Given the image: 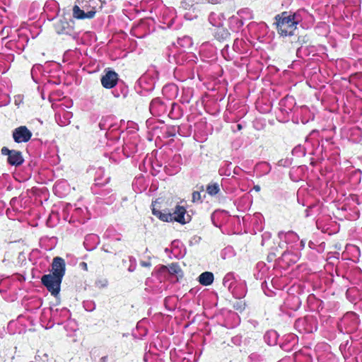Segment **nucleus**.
Listing matches in <instances>:
<instances>
[{"label":"nucleus","mask_w":362,"mask_h":362,"mask_svg":"<svg viewBox=\"0 0 362 362\" xmlns=\"http://www.w3.org/2000/svg\"><path fill=\"white\" fill-rule=\"evenodd\" d=\"M291 254L287 252V251H285L283 254H282V257L283 259H288V257Z\"/></svg>","instance_id":"obj_25"},{"label":"nucleus","mask_w":362,"mask_h":362,"mask_svg":"<svg viewBox=\"0 0 362 362\" xmlns=\"http://www.w3.org/2000/svg\"><path fill=\"white\" fill-rule=\"evenodd\" d=\"M172 214L173 221H177L182 224L188 223L190 221V216L186 214V209L183 206H177Z\"/></svg>","instance_id":"obj_6"},{"label":"nucleus","mask_w":362,"mask_h":362,"mask_svg":"<svg viewBox=\"0 0 362 362\" xmlns=\"http://www.w3.org/2000/svg\"><path fill=\"white\" fill-rule=\"evenodd\" d=\"M238 129H241V125L238 124Z\"/></svg>","instance_id":"obj_34"},{"label":"nucleus","mask_w":362,"mask_h":362,"mask_svg":"<svg viewBox=\"0 0 362 362\" xmlns=\"http://www.w3.org/2000/svg\"><path fill=\"white\" fill-rule=\"evenodd\" d=\"M79 267L81 268H82L83 269H84L85 271H87L88 270V266H87V264L84 262H82L79 264Z\"/></svg>","instance_id":"obj_21"},{"label":"nucleus","mask_w":362,"mask_h":362,"mask_svg":"<svg viewBox=\"0 0 362 362\" xmlns=\"http://www.w3.org/2000/svg\"><path fill=\"white\" fill-rule=\"evenodd\" d=\"M134 267H130L129 268V272H133V271H134Z\"/></svg>","instance_id":"obj_31"},{"label":"nucleus","mask_w":362,"mask_h":362,"mask_svg":"<svg viewBox=\"0 0 362 362\" xmlns=\"http://www.w3.org/2000/svg\"><path fill=\"white\" fill-rule=\"evenodd\" d=\"M209 20L213 26L219 28L223 25L226 18L223 13H211L209 16Z\"/></svg>","instance_id":"obj_9"},{"label":"nucleus","mask_w":362,"mask_h":362,"mask_svg":"<svg viewBox=\"0 0 362 362\" xmlns=\"http://www.w3.org/2000/svg\"><path fill=\"white\" fill-rule=\"evenodd\" d=\"M300 244H301V247H304V245H305V244H304V243H303V241H301Z\"/></svg>","instance_id":"obj_32"},{"label":"nucleus","mask_w":362,"mask_h":362,"mask_svg":"<svg viewBox=\"0 0 362 362\" xmlns=\"http://www.w3.org/2000/svg\"><path fill=\"white\" fill-rule=\"evenodd\" d=\"M202 197L199 192L195 191L192 193V201L195 202H201Z\"/></svg>","instance_id":"obj_18"},{"label":"nucleus","mask_w":362,"mask_h":362,"mask_svg":"<svg viewBox=\"0 0 362 362\" xmlns=\"http://www.w3.org/2000/svg\"><path fill=\"white\" fill-rule=\"evenodd\" d=\"M253 189L256 191V192H259L260 191V186L259 185H255Z\"/></svg>","instance_id":"obj_28"},{"label":"nucleus","mask_w":362,"mask_h":362,"mask_svg":"<svg viewBox=\"0 0 362 362\" xmlns=\"http://www.w3.org/2000/svg\"><path fill=\"white\" fill-rule=\"evenodd\" d=\"M298 259V257L297 255H295L293 258L289 259V260L292 261L293 262H296Z\"/></svg>","instance_id":"obj_27"},{"label":"nucleus","mask_w":362,"mask_h":362,"mask_svg":"<svg viewBox=\"0 0 362 362\" xmlns=\"http://www.w3.org/2000/svg\"><path fill=\"white\" fill-rule=\"evenodd\" d=\"M164 268L167 269L170 274H179L181 272L180 266L176 263H173L168 267H164Z\"/></svg>","instance_id":"obj_15"},{"label":"nucleus","mask_w":362,"mask_h":362,"mask_svg":"<svg viewBox=\"0 0 362 362\" xmlns=\"http://www.w3.org/2000/svg\"><path fill=\"white\" fill-rule=\"evenodd\" d=\"M97 238V237H95V236H92V235H88L86 238V240H87L88 238Z\"/></svg>","instance_id":"obj_30"},{"label":"nucleus","mask_w":362,"mask_h":362,"mask_svg":"<svg viewBox=\"0 0 362 362\" xmlns=\"http://www.w3.org/2000/svg\"><path fill=\"white\" fill-rule=\"evenodd\" d=\"M161 213L162 212L160 211H159V210H156L155 209H153V214L155 216H158L159 218H160V214H161Z\"/></svg>","instance_id":"obj_23"},{"label":"nucleus","mask_w":362,"mask_h":362,"mask_svg":"<svg viewBox=\"0 0 362 362\" xmlns=\"http://www.w3.org/2000/svg\"><path fill=\"white\" fill-rule=\"evenodd\" d=\"M220 191L219 185L218 183L209 184L206 187L207 193L211 196L217 194Z\"/></svg>","instance_id":"obj_14"},{"label":"nucleus","mask_w":362,"mask_h":362,"mask_svg":"<svg viewBox=\"0 0 362 362\" xmlns=\"http://www.w3.org/2000/svg\"><path fill=\"white\" fill-rule=\"evenodd\" d=\"M62 280V279L50 274L43 275L41 279L42 284L54 296L59 293Z\"/></svg>","instance_id":"obj_2"},{"label":"nucleus","mask_w":362,"mask_h":362,"mask_svg":"<svg viewBox=\"0 0 362 362\" xmlns=\"http://www.w3.org/2000/svg\"><path fill=\"white\" fill-rule=\"evenodd\" d=\"M160 219L167 222L173 221L172 214L162 212L161 214H160Z\"/></svg>","instance_id":"obj_16"},{"label":"nucleus","mask_w":362,"mask_h":362,"mask_svg":"<svg viewBox=\"0 0 362 362\" xmlns=\"http://www.w3.org/2000/svg\"><path fill=\"white\" fill-rule=\"evenodd\" d=\"M158 103H160V100L158 99H155L153 100H152L151 105H150V110L151 111L153 110L154 109V107L158 104Z\"/></svg>","instance_id":"obj_20"},{"label":"nucleus","mask_w":362,"mask_h":362,"mask_svg":"<svg viewBox=\"0 0 362 362\" xmlns=\"http://www.w3.org/2000/svg\"><path fill=\"white\" fill-rule=\"evenodd\" d=\"M199 281L202 285L209 286L214 281V274L209 272H205L199 276Z\"/></svg>","instance_id":"obj_10"},{"label":"nucleus","mask_w":362,"mask_h":362,"mask_svg":"<svg viewBox=\"0 0 362 362\" xmlns=\"http://www.w3.org/2000/svg\"><path fill=\"white\" fill-rule=\"evenodd\" d=\"M278 236L280 239H283L284 237L286 243L296 242L298 240V235L293 231H289L286 233L281 231L279 233Z\"/></svg>","instance_id":"obj_11"},{"label":"nucleus","mask_w":362,"mask_h":362,"mask_svg":"<svg viewBox=\"0 0 362 362\" xmlns=\"http://www.w3.org/2000/svg\"><path fill=\"white\" fill-rule=\"evenodd\" d=\"M7 161L10 165L18 167L23 163L24 159L22 156L21 152L13 150V152H11L9 157H8Z\"/></svg>","instance_id":"obj_8"},{"label":"nucleus","mask_w":362,"mask_h":362,"mask_svg":"<svg viewBox=\"0 0 362 362\" xmlns=\"http://www.w3.org/2000/svg\"><path fill=\"white\" fill-rule=\"evenodd\" d=\"M1 152L2 155L8 156V157H9V155L13 152V150H9L7 147L4 146L1 148Z\"/></svg>","instance_id":"obj_19"},{"label":"nucleus","mask_w":362,"mask_h":362,"mask_svg":"<svg viewBox=\"0 0 362 362\" xmlns=\"http://www.w3.org/2000/svg\"><path fill=\"white\" fill-rule=\"evenodd\" d=\"M105 74L101 78V83L105 88H112L116 86L118 81V75L112 70H105Z\"/></svg>","instance_id":"obj_4"},{"label":"nucleus","mask_w":362,"mask_h":362,"mask_svg":"<svg viewBox=\"0 0 362 362\" xmlns=\"http://www.w3.org/2000/svg\"><path fill=\"white\" fill-rule=\"evenodd\" d=\"M179 44L181 45V46H187V47H189L192 45V42L191 41V39L190 37H183L182 39L180 40L179 41Z\"/></svg>","instance_id":"obj_17"},{"label":"nucleus","mask_w":362,"mask_h":362,"mask_svg":"<svg viewBox=\"0 0 362 362\" xmlns=\"http://www.w3.org/2000/svg\"><path fill=\"white\" fill-rule=\"evenodd\" d=\"M141 265L142 267H151V264L150 262H144V261H143V262H141Z\"/></svg>","instance_id":"obj_22"},{"label":"nucleus","mask_w":362,"mask_h":362,"mask_svg":"<svg viewBox=\"0 0 362 362\" xmlns=\"http://www.w3.org/2000/svg\"><path fill=\"white\" fill-rule=\"evenodd\" d=\"M248 12L249 11H248L247 9H242V10H240V11H239L238 12V14L241 16L242 14L245 13H248Z\"/></svg>","instance_id":"obj_26"},{"label":"nucleus","mask_w":362,"mask_h":362,"mask_svg":"<svg viewBox=\"0 0 362 362\" xmlns=\"http://www.w3.org/2000/svg\"><path fill=\"white\" fill-rule=\"evenodd\" d=\"M103 250H104L105 252H109V251H108V250H106V249H105L104 247H103Z\"/></svg>","instance_id":"obj_33"},{"label":"nucleus","mask_w":362,"mask_h":362,"mask_svg":"<svg viewBox=\"0 0 362 362\" xmlns=\"http://www.w3.org/2000/svg\"><path fill=\"white\" fill-rule=\"evenodd\" d=\"M32 136V132L25 127L21 126L13 132V138L16 143L28 141Z\"/></svg>","instance_id":"obj_3"},{"label":"nucleus","mask_w":362,"mask_h":362,"mask_svg":"<svg viewBox=\"0 0 362 362\" xmlns=\"http://www.w3.org/2000/svg\"><path fill=\"white\" fill-rule=\"evenodd\" d=\"M95 14V11L92 10L88 12H84L83 10H81L80 7L77 5H75L73 7V16L77 19H85V18H92L94 17Z\"/></svg>","instance_id":"obj_7"},{"label":"nucleus","mask_w":362,"mask_h":362,"mask_svg":"<svg viewBox=\"0 0 362 362\" xmlns=\"http://www.w3.org/2000/svg\"><path fill=\"white\" fill-rule=\"evenodd\" d=\"M279 34L282 36L293 35L300 19L296 13L283 12L275 17Z\"/></svg>","instance_id":"obj_1"},{"label":"nucleus","mask_w":362,"mask_h":362,"mask_svg":"<svg viewBox=\"0 0 362 362\" xmlns=\"http://www.w3.org/2000/svg\"><path fill=\"white\" fill-rule=\"evenodd\" d=\"M99 126H100V128L101 129H105V125H104V124H103V123H102V122H100L99 123Z\"/></svg>","instance_id":"obj_29"},{"label":"nucleus","mask_w":362,"mask_h":362,"mask_svg":"<svg viewBox=\"0 0 362 362\" xmlns=\"http://www.w3.org/2000/svg\"><path fill=\"white\" fill-rule=\"evenodd\" d=\"M214 33H215V36L218 40H224V39H226L229 36L228 31L226 28H223V26L216 28V30H214Z\"/></svg>","instance_id":"obj_12"},{"label":"nucleus","mask_w":362,"mask_h":362,"mask_svg":"<svg viewBox=\"0 0 362 362\" xmlns=\"http://www.w3.org/2000/svg\"><path fill=\"white\" fill-rule=\"evenodd\" d=\"M65 262L64 259L59 257H56L53 259L52 264V272L51 274L62 279L65 274Z\"/></svg>","instance_id":"obj_5"},{"label":"nucleus","mask_w":362,"mask_h":362,"mask_svg":"<svg viewBox=\"0 0 362 362\" xmlns=\"http://www.w3.org/2000/svg\"><path fill=\"white\" fill-rule=\"evenodd\" d=\"M161 213L162 212L160 211H159V210H156L155 209H153V214L155 216H158L159 218H160V214H161Z\"/></svg>","instance_id":"obj_24"},{"label":"nucleus","mask_w":362,"mask_h":362,"mask_svg":"<svg viewBox=\"0 0 362 362\" xmlns=\"http://www.w3.org/2000/svg\"><path fill=\"white\" fill-rule=\"evenodd\" d=\"M234 282V275L233 273H228L223 279V284L225 287L230 289Z\"/></svg>","instance_id":"obj_13"}]
</instances>
